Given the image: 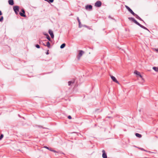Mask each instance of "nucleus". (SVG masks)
I'll return each mask as SVG.
<instances>
[{
    "mask_svg": "<svg viewBox=\"0 0 158 158\" xmlns=\"http://www.w3.org/2000/svg\"><path fill=\"white\" fill-rule=\"evenodd\" d=\"M85 9L86 10L91 11L92 10V6L91 5H88L85 6Z\"/></svg>",
    "mask_w": 158,
    "mask_h": 158,
    "instance_id": "obj_1",
    "label": "nucleus"
},
{
    "mask_svg": "<svg viewBox=\"0 0 158 158\" xmlns=\"http://www.w3.org/2000/svg\"><path fill=\"white\" fill-rule=\"evenodd\" d=\"M102 2L100 1H98L95 3V6L97 7H100L101 6Z\"/></svg>",
    "mask_w": 158,
    "mask_h": 158,
    "instance_id": "obj_2",
    "label": "nucleus"
},
{
    "mask_svg": "<svg viewBox=\"0 0 158 158\" xmlns=\"http://www.w3.org/2000/svg\"><path fill=\"white\" fill-rule=\"evenodd\" d=\"M128 19L131 21L134 22L137 25L139 23L136 20H135L134 18L133 17H129Z\"/></svg>",
    "mask_w": 158,
    "mask_h": 158,
    "instance_id": "obj_3",
    "label": "nucleus"
},
{
    "mask_svg": "<svg viewBox=\"0 0 158 158\" xmlns=\"http://www.w3.org/2000/svg\"><path fill=\"white\" fill-rule=\"evenodd\" d=\"M21 11L22 12H20L19 15L21 16L25 17H26V15L25 14V11L23 9H22L21 10Z\"/></svg>",
    "mask_w": 158,
    "mask_h": 158,
    "instance_id": "obj_4",
    "label": "nucleus"
},
{
    "mask_svg": "<svg viewBox=\"0 0 158 158\" xmlns=\"http://www.w3.org/2000/svg\"><path fill=\"white\" fill-rule=\"evenodd\" d=\"M84 53V52L82 50L79 51V52L78 56V59L79 60L80 57L82 56V55Z\"/></svg>",
    "mask_w": 158,
    "mask_h": 158,
    "instance_id": "obj_5",
    "label": "nucleus"
},
{
    "mask_svg": "<svg viewBox=\"0 0 158 158\" xmlns=\"http://www.w3.org/2000/svg\"><path fill=\"white\" fill-rule=\"evenodd\" d=\"M48 33L51 36L52 38L53 39L54 38V35L53 31L51 30H49Z\"/></svg>",
    "mask_w": 158,
    "mask_h": 158,
    "instance_id": "obj_6",
    "label": "nucleus"
},
{
    "mask_svg": "<svg viewBox=\"0 0 158 158\" xmlns=\"http://www.w3.org/2000/svg\"><path fill=\"white\" fill-rule=\"evenodd\" d=\"M102 156L103 158H107V155L105 151L104 150H102Z\"/></svg>",
    "mask_w": 158,
    "mask_h": 158,
    "instance_id": "obj_7",
    "label": "nucleus"
},
{
    "mask_svg": "<svg viewBox=\"0 0 158 158\" xmlns=\"http://www.w3.org/2000/svg\"><path fill=\"white\" fill-rule=\"evenodd\" d=\"M111 77V78L113 80V81H114V82L118 83V84H119V82H118V81L115 78V77L113 76H110Z\"/></svg>",
    "mask_w": 158,
    "mask_h": 158,
    "instance_id": "obj_8",
    "label": "nucleus"
},
{
    "mask_svg": "<svg viewBox=\"0 0 158 158\" xmlns=\"http://www.w3.org/2000/svg\"><path fill=\"white\" fill-rule=\"evenodd\" d=\"M19 7L17 6H15L13 7V9L14 11H19Z\"/></svg>",
    "mask_w": 158,
    "mask_h": 158,
    "instance_id": "obj_9",
    "label": "nucleus"
},
{
    "mask_svg": "<svg viewBox=\"0 0 158 158\" xmlns=\"http://www.w3.org/2000/svg\"><path fill=\"white\" fill-rule=\"evenodd\" d=\"M137 25L139 26L141 28H142L144 29H145V30H147L149 31V30L148 29V28H147L146 27H145L144 26L141 25L139 23H138Z\"/></svg>",
    "mask_w": 158,
    "mask_h": 158,
    "instance_id": "obj_10",
    "label": "nucleus"
},
{
    "mask_svg": "<svg viewBox=\"0 0 158 158\" xmlns=\"http://www.w3.org/2000/svg\"><path fill=\"white\" fill-rule=\"evenodd\" d=\"M134 73L136 75L139 76L140 77L142 78V76L141 75L139 72L137 70H135L134 72Z\"/></svg>",
    "mask_w": 158,
    "mask_h": 158,
    "instance_id": "obj_11",
    "label": "nucleus"
},
{
    "mask_svg": "<svg viewBox=\"0 0 158 158\" xmlns=\"http://www.w3.org/2000/svg\"><path fill=\"white\" fill-rule=\"evenodd\" d=\"M136 18L139 19V20L143 21L144 23H145L144 21L142 19L137 15L135 14L134 16Z\"/></svg>",
    "mask_w": 158,
    "mask_h": 158,
    "instance_id": "obj_12",
    "label": "nucleus"
},
{
    "mask_svg": "<svg viewBox=\"0 0 158 158\" xmlns=\"http://www.w3.org/2000/svg\"><path fill=\"white\" fill-rule=\"evenodd\" d=\"M9 4L11 5H13L14 4L13 0H9L8 1Z\"/></svg>",
    "mask_w": 158,
    "mask_h": 158,
    "instance_id": "obj_13",
    "label": "nucleus"
},
{
    "mask_svg": "<svg viewBox=\"0 0 158 158\" xmlns=\"http://www.w3.org/2000/svg\"><path fill=\"white\" fill-rule=\"evenodd\" d=\"M135 135L137 137H138L139 138H141L142 137V135L141 134L138 133H136L135 134Z\"/></svg>",
    "mask_w": 158,
    "mask_h": 158,
    "instance_id": "obj_14",
    "label": "nucleus"
},
{
    "mask_svg": "<svg viewBox=\"0 0 158 158\" xmlns=\"http://www.w3.org/2000/svg\"><path fill=\"white\" fill-rule=\"evenodd\" d=\"M75 82V81H70L68 82V85H71L72 84H73Z\"/></svg>",
    "mask_w": 158,
    "mask_h": 158,
    "instance_id": "obj_15",
    "label": "nucleus"
},
{
    "mask_svg": "<svg viewBox=\"0 0 158 158\" xmlns=\"http://www.w3.org/2000/svg\"><path fill=\"white\" fill-rule=\"evenodd\" d=\"M77 19L78 21V22L79 23V28H81V26H80V24L81 23L79 19V18L78 17H77Z\"/></svg>",
    "mask_w": 158,
    "mask_h": 158,
    "instance_id": "obj_16",
    "label": "nucleus"
},
{
    "mask_svg": "<svg viewBox=\"0 0 158 158\" xmlns=\"http://www.w3.org/2000/svg\"><path fill=\"white\" fill-rule=\"evenodd\" d=\"M46 46H47L48 48H50V44L49 41L47 42Z\"/></svg>",
    "mask_w": 158,
    "mask_h": 158,
    "instance_id": "obj_17",
    "label": "nucleus"
},
{
    "mask_svg": "<svg viewBox=\"0 0 158 158\" xmlns=\"http://www.w3.org/2000/svg\"><path fill=\"white\" fill-rule=\"evenodd\" d=\"M65 45H66L65 44V43H63L61 45V46H60V48L61 49L63 48H64L65 47Z\"/></svg>",
    "mask_w": 158,
    "mask_h": 158,
    "instance_id": "obj_18",
    "label": "nucleus"
},
{
    "mask_svg": "<svg viewBox=\"0 0 158 158\" xmlns=\"http://www.w3.org/2000/svg\"><path fill=\"white\" fill-rule=\"evenodd\" d=\"M153 69L156 72L158 71V68L156 67H153Z\"/></svg>",
    "mask_w": 158,
    "mask_h": 158,
    "instance_id": "obj_19",
    "label": "nucleus"
},
{
    "mask_svg": "<svg viewBox=\"0 0 158 158\" xmlns=\"http://www.w3.org/2000/svg\"><path fill=\"white\" fill-rule=\"evenodd\" d=\"M131 14H132L134 16L136 14L135 13H134V12L133 11V10L131 9V10L129 11Z\"/></svg>",
    "mask_w": 158,
    "mask_h": 158,
    "instance_id": "obj_20",
    "label": "nucleus"
},
{
    "mask_svg": "<svg viewBox=\"0 0 158 158\" xmlns=\"http://www.w3.org/2000/svg\"><path fill=\"white\" fill-rule=\"evenodd\" d=\"M125 7L129 11L131 10V9L129 6L127 5H125Z\"/></svg>",
    "mask_w": 158,
    "mask_h": 158,
    "instance_id": "obj_21",
    "label": "nucleus"
},
{
    "mask_svg": "<svg viewBox=\"0 0 158 158\" xmlns=\"http://www.w3.org/2000/svg\"><path fill=\"white\" fill-rule=\"evenodd\" d=\"M125 7L129 11L131 10V9L129 6L127 5H125Z\"/></svg>",
    "mask_w": 158,
    "mask_h": 158,
    "instance_id": "obj_22",
    "label": "nucleus"
},
{
    "mask_svg": "<svg viewBox=\"0 0 158 158\" xmlns=\"http://www.w3.org/2000/svg\"><path fill=\"white\" fill-rule=\"evenodd\" d=\"M46 38L49 41H51V39L49 35H48L46 37Z\"/></svg>",
    "mask_w": 158,
    "mask_h": 158,
    "instance_id": "obj_23",
    "label": "nucleus"
},
{
    "mask_svg": "<svg viewBox=\"0 0 158 158\" xmlns=\"http://www.w3.org/2000/svg\"><path fill=\"white\" fill-rule=\"evenodd\" d=\"M3 17L2 16L0 18V22H2L3 21Z\"/></svg>",
    "mask_w": 158,
    "mask_h": 158,
    "instance_id": "obj_24",
    "label": "nucleus"
},
{
    "mask_svg": "<svg viewBox=\"0 0 158 158\" xmlns=\"http://www.w3.org/2000/svg\"><path fill=\"white\" fill-rule=\"evenodd\" d=\"M54 0H48V1L47 2L49 3H52L54 2Z\"/></svg>",
    "mask_w": 158,
    "mask_h": 158,
    "instance_id": "obj_25",
    "label": "nucleus"
},
{
    "mask_svg": "<svg viewBox=\"0 0 158 158\" xmlns=\"http://www.w3.org/2000/svg\"><path fill=\"white\" fill-rule=\"evenodd\" d=\"M3 137V135L2 134H1L0 136V140H1Z\"/></svg>",
    "mask_w": 158,
    "mask_h": 158,
    "instance_id": "obj_26",
    "label": "nucleus"
},
{
    "mask_svg": "<svg viewBox=\"0 0 158 158\" xmlns=\"http://www.w3.org/2000/svg\"><path fill=\"white\" fill-rule=\"evenodd\" d=\"M35 47L36 48H40V45H39V44H36L35 45Z\"/></svg>",
    "mask_w": 158,
    "mask_h": 158,
    "instance_id": "obj_27",
    "label": "nucleus"
},
{
    "mask_svg": "<svg viewBox=\"0 0 158 158\" xmlns=\"http://www.w3.org/2000/svg\"><path fill=\"white\" fill-rule=\"evenodd\" d=\"M68 118L69 119H71L72 118V117L70 115H69L68 116Z\"/></svg>",
    "mask_w": 158,
    "mask_h": 158,
    "instance_id": "obj_28",
    "label": "nucleus"
},
{
    "mask_svg": "<svg viewBox=\"0 0 158 158\" xmlns=\"http://www.w3.org/2000/svg\"><path fill=\"white\" fill-rule=\"evenodd\" d=\"M139 149H140V150H142V151H145V149H144L143 148H139Z\"/></svg>",
    "mask_w": 158,
    "mask_h": 158,
    "instance_id": "obj_29",
    "label": "nucleus"
},
{
    "mask_svg": "<svg viewBox=\"0 0 158 158\" xmlns=\"http://www.w3.org/2000/svg\"><path fill=\"white\" fill-rule=\"evenodd\" d=\"M84 27H87L88 29H90V28H89V27H88L86 25H84Z\"/></svg>",
    "mask_w": 158,
    "mask_h": 158,
    "instance_id": "obj_30",
    "label": "nucleus"
},
{
    "mask_svg": "<svg viewBox=\"0 0 158 158\" xmlns=\"http://www.w3.org/2000/svg\"><path fill=\"white\" fill-rule=\"evenodd\" d=\"M44 148H46L47 149H48V150H49V148H48V147H47V146H44Z\"/></svg>",
    "mask_w": 158,
    "mask_h": 158,
    "instance_id": "obj_31",
    "label": "nucleus"
},
{
    "mask_svg": "<svg viewBox=\"0 0 158 158\" xmlns=\"http://www.w3.org/2000/svg\"><path fill=\"white\" fill-rule=\"evenodd\" d=\"M51 151L54 152L55 153L57 152L56 151L54 150H51Z\"/></svg>",
    "mask_w": 158,
    "mask_h": 158,
    "instance_id": "obj_32",
    "label": "nucleus"
},
{
    "mask_svg": "<svg viewBox=\"0 0 158 158\" xmlns=\"http://www.w3.org/2000/svg\"><path fill=\"white\" fill-rule=\"evenodd\" d=\"M48 51H49V50H48L47 52H46V54L47 55H48L49 54Z\"/></svg>",
    "mask_w": 158,
    "mask_h": 158,
    "instance_id": "obj_33",
    "label": "nucleus"
},
{
    "mask_svg": "<svg viewBox=\"0 0 158 158\" xmlns=\"http://www.w3.org/2000/svg\"><path fill=\"white\" fill-rule=\"evenodd\" d=\"M155 50L156 52H158V48H156V49H155Z\"/></svg>",
    "mask_w": 158,
    "mask_h": 158,
    "instance_id": "obj_34",
    "label": "nucleus"
},
{
    "mask_svg": "<svg viewBox=\"0 0 158 158\" xmlns=\"http://www.w3.org/2000/svg\"><path fill=\"white\" fill-rule=\"evenodd\" d=\"M18 11H15V13L16 14V15H18Z\"/></svg>",
    "mask_w": 158,
    "mask_h": 158,
    "instance_id": "obj_35",
    "label": "nucleus"
},
{
    "mask_svg": "<svg viewBox=\"0 0 158 158\" xmlns=\"http://www.w3.org/2000/svg\"><path fill=\"white\" fill-rule=\"evenodd\" d=\"M44 35L46 36V37H47V36L49 35L48 34H44Z\"/></svg>",
    "mask_w": 158,
    "mask_h": 158,
    "instance_id": "obj_36",
    "label": "nucleus"
},
{
    "mask_svg": "<svg viewBox=\"0 0 158 158\" xmlns=\"http://www.w3.org/2000/svg\"><path fill=\"white\" fill-rule=\"evenodd\" d=\"M44 35L46 36V37H47V36L49 35L48 34H44Z\"/></svg>",
    "mask_w": 158,
    "mask_h": 158,
    "instance_id": "obj_37",
    "label": "nucleus"
},
{
    "mask_svg": "<svg viewBox=\"0 0 158 158\" xmlns=\"http://www.w3.org/2000/svg\"><path fill=\"white\" fill-rule=\"evenodd\" d=\"M2 14L1 11L0 10V15H2Z\"/></svg>",
    "mask_w": 158,
    "mask_h": 158,
    "instance_id": "obj_38",
    "label": "nucleus"
},
{
    "mask_svg": "<svg viewBox=\"0 0 158 158\" xmlns=\"http://www.w3.org/2000/svg\"><path fill=\"white\" fill-rule=\"evenodd\" d=\"M145 151V152H150V151H147L146 150H145V151Z\"/></svg>",
    "mask_w": 158,
    "mask_h": 158,
    "instance_id": "obj_39",
    "label": "nucleus"
},
{
    "mask_svg": "<svg viewBox=\"0 0 158 158\" xmlns=\"http://www.w3.org/2000/svg\"><path fill=\"white\" fill-rule=\"evenodd\" d=\"M43 45L44 46H46V45H45L44 43H43Z\"/></svg>",
    "mask_w": 158,
    "mask_h": 158,
    "instance_id": "obj_40",
    "label": "nucleus"
},
{
    "mask_svg": "<svg viewBox=\"0 0 158 158\" xmlns=\"http://www.w3.org/2000/svg\"><path fill=\"white\" fill-rule=\"evenodd\" d=\"M50 151H51V150H52V149L51 148H49V150Z\"/></svg>",
    "mask_w": 158,
    "mask_h": 158,
    "instance_id": "obj_41",
    "label": "nucleus"
},
{
    "mask_svg": "<svg viewBox=\"0 0 158 158\" xmlns=\"http://www.w3.org/2000/svg\"><path fill=\"white\" fill-rule=\"evenodd\" d=\"M44 1H46V2H48V0H44Z\"/></svg>",
    "mask_w": 158,
    "mask_h": 158,
    "instance_id": "obj_42",
    "label": "nucleus"
},
{
    "mask_svg": "<svg viewBox=\"0 0 158 158\" xmlns=\"http://www.w3.org/2000/svg\"><path fill=\"white\" fill-rule=\"evenodd\" d=\"M80 26H81V24H80Z\"/></svg>",
    "mask_w": 158,
    "mask_h": 158,
    "instance_id": "obj_43",
    "label": "nucleus"
},
{
    "mask_svg": "<svg viewBox=\"0 0 158 158\" xmlns=\"http://www.w3.org/2000/svg\"><path fill=\"white\" fill-rule=\"evenodd\" d=\"M144 158H147V157H145Z\"/></svg>",
    "mask_w": 158,
    "mask_h": 158,
    "instance_id": "obj_44",
    "label": "nucleus"
}]
</instances>
